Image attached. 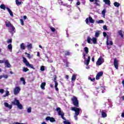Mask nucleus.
<instances>
[{
  "mask_svg": "<svg viewBox=\"0 0 124 124\" xmlns=\"http://www.w3.org/2000/svg\"><path fill=\"white\" fill-rule=\"evenodd\" d=\"M84 52H85V53H83L82 58H83V59H84L85 64H86V65H87L88 66V65H89V64L90 63V61H91V57L90 56L88 57L87 60L86 58V55L89 54V48H88V47H87V46H85L84 48Z\"/></svg>",
  "mask_w": 124,
  "mask_h": 124,
  "instance_id": "obj_1",
  "label": "nucleus"
},
{
  "mask_svg": "<svg viewBox=\"0 0 124 124\" xmlns=\"http://www.w3.org/2000/svg\"><path fill=\"white\" fill-rule=\"evenodd\" d=\"M71 110L72 111H74L75 112L74 118L76 121L78 120V116L79 114H80V111H81V108H75V107H71Z\"/></svg>",
  "mask_w": 124,
  "mask_h": 124,
  "instance_id": "obj_2",
  "label": "nucleus"
},
{
  "mask_svg": "<svg viewBox=\"0 0 124 124\" xmlns=\"http://www.w3.org/2000/svg\"><path fill=\"white\" fill-rule=\"evenodd\" d=\"M56 111L58 113V115L61 116V117L62 119V120H64V121H66L65 117H63L64 116V113H63V111L61 110L60 108H56Z\"/></svg>",
  "mask_w": 124,
  "mask_h": 124,
  "instance_id": "obj_3",
  "label": "nucleus"
},
{
  "mask_svg": "<svg viewBox=\"0 0 124 124\" xmlns=\"http://www.w3.org/2000/svg\"><path fill=\"white\" fill-rule=\"evenodd\" d=\"M23 61L24 63L28 67H31L32 69H34V67H33V65L30 64L26 58L23 57Z\"/></svg>",
  "mask_w": 124,
  "mask_h": 124,
  "instance_id": "obj_4",
  "label": "nucleus"
},
{
  "mask_svg": "<svg viewBox=\"0 0 124 124\" xmlns=\"http://www.w3.org/2000/svg\"><path fill=\"white\" fill-rule=\"evenodd\" d=\"M71 100L73 105H74L75 107H79V102L78 101L77 97L74 96L73 98H72Z\"/></svg>",
  "mask_w": 124,
  "mask_h": 124,
  "instance_id": "obj_5",
  "label": "nucleus"
},
{
  "mask_svg": "<svg viewBox=\"0 0 124 124\" xmlns=\"http://www.w3.org/2000/svg\"><path fill=\"white\" fill-rule=\"evenodd\" d=\"M104 62V59H103V58L102 57H100L96 62V64L97 65H101V64H102V63H103Z\"/></svg>",
  "mask_w": 124,
  "mask_h": 124,
  "instance_id": "obj_6",
  "label": "nucleus"
},
{
  "mask_svg": "<svg viewBox=\"0 0 124 124\" xmlns=\"http://www.w3.org/2000/svg\"><path fill=\"white\" fill-rule=\"evenodd\" d=\"M21 92V88L19 86H16L14 89V94L17 95Z\"/></svg>",
  "mask_w": 124,
  "mask_h": 124,
  "instance_id": "obj_7",
  "label": "nucleus"
},
{
  "mask_svg": "<svg viewBox=\"0 0 124 124\" xmlns=\"http://www.w3.org/2000/svg\"><path fill=\"white\" fill-rule=\"evenodd\" d=\"M113 65H114V67L116 68V69H118V68H119V63L118 62V61L116 58L114 59Z\"/></svg>",
  "mask_w": 124,
  "mask_h": 124,
  "instance_id": "obj_8",
  "label": "nucleus"
},
{
  "mask_svg": "<svg viewBox=\"0 0 124 124\" xmlns=\"http://www.w3.org/2000/svg\"><path fill=\"white\" fill-rule=\"evenodd\" d=\"M4 62L6 67L8 68H10V67H11V64H10V63H9V61H8V60L5 59V60H4Z\"/></svg>",
  "mask_w": 124,
  "mask_h": 124,
  "instance_id": "obj_9",
  "label": "nucleus"
},
{
  "mask_svg": "<svg viewBox=\"0 0 124 124\" xmlns=\"http://www.w3.org/2000/svg\"><path fill=\"white\" fill-rule=\"evenodd\" d=\"M9 31L11 33H14L15 32V27L13 25L9 28Z\"/></svg>",
  "mask_w": 124,
  "mask_h": 124,
  "instance_id": "obj_10",
  "label": "nucleus"
},
{
  "mask_svg": "<svg viewBox=\"0 0 124 124\" xmlns=\"http://www.w3.org/2000/svg\"><path fill=\"white\" fill-rule=\"evenodd\" d=\"M100 112L101 114L102 118H106L107 117V113L104 112L103 110H100Z\"/></svg>",
  "mask_w": 124,
  "mask_h": 124,
  "instance_id": "obj_11",
  "label": "nucleus"
},
{
  "mask_svg": "<svg viewBox=\"0 0 124 124\" xmlns=\"http://www.w3.org/2000/svg\"><path fill=\"white\" fill-rule=\"evenodd\" d=\"M46 121H50V122H51V123H54V122H56V120H55V118H53V117H47L46 118Z\"/></svg>",
  "mask_w": 124,
  "mask_h": 124,
  "instance_id": "obj_12",
  "label": "nucleus"
},
{
  "mask_svg": "<svg viewBox=\"0 0 124 124\" xmlns=\"http://www.w3.org/2000/svg\"><path fill=\"white\" fill-rule=\"evenodd\" d=\"M20 103L18 100H17V98H15L14 101L12 102V104L13 105H16V106Z\"/></svg>",
  "mask_w": 124,
  "mask_h": 124,
  "instance_id": "obj_13",
  "label": "nucleus"
},
{
  "mask_svg": "<svg viewBox=\"0 0 124 124\" xmlns=\"http://www.w3.org/2000/svg\"><path fill=\"white\" fill-rule=\"evenodd\" d=\"M103 75V72H100L97 73L96 76V80H99L100 77H101Z\"/></svg>",
  "mask_w": 124,
  "mask_h": 124,
  "instance_id": "obj_14",
  "label": "nucleus"
},
{
  "mask_svg": "<svg viewBox=\"0 0 124 124\" xmlns=\"http://www.w3.org/2000/svg\"><path fill=\"white\" fill-rule=\"evenodd\" d=\"M77 77V75H75V74H73L72 76V78H71V82L72 83H73L74 82H75V81H76V78Z\"/></svg>",
  "mask_w": 124,
  "mask_h": 124,
  "instance_id": "obj_15",
  "label": "nucleus"
},
{
  "mask_svg": "<svg viewBox=\"0 0 124 124\" xmlns=\"http://www.w3.org/2000/svg\"><path fill=\"white\" fill-rule=\"evenodd\" d=\"M4 105L5 107H7V108H9V109H12V105H9L7 103L5 102Z\"/></svg>",
  "mask_w": 124,
  "mask_h": 124,
  "instance_id": "obj_16",
  "label": "nucleus"
},
{
  "mask_svg": "<svg viewBox=\"0 0 124 124\" xmlns=\"http://www.w3.org/2000/svg\"><path fill=\"white\" fill-rule=\"evenodd\" d=\"M5 25L6 27H7L8 28H10V27L13 26V25L11 24V23L7 20L5 22Z\"/></svg>",
  "mask_w": 124,
  "mask_h": 124,
  "instance_id": "obj_17",
  "label": "nucleus"
},
{
  "mask_svg": "<svg viewBox=\"0 0 124 124\" xmlns=\"http://www.w3.org/2000/svg\"><path fill=\"white\" fill-rule=\"evenodd\" d=\"M54 82L55 83V90L58 92V91H59V88H58V82H57L56 78H54Z\"/></svg>",
  "mask_w": 124,
  "mask_h": 124,
  "instance_id": "obj_18",
  "label": "nucleus"
},
{
  "mask_svg": "<svg viewBox=\"0 0 124 124\" xmlns=\"http://www.w3.org/2000/svg\"><path fill=\"white\" fill-rule=\"evenodd\" d=\"M97 90H99V91H102L101 93H104V90H105V89L104 88V87H102V86H100L99 87H98Z\"/></svg>",
  "mask_w": 124,
  "mask_h": 124,
  "instance_id": "obj_19",
  "label": "nucleus"
},
{
  "mask_svg": "<svg viewBox=\"0 0 124 124\" xmlns=\"http://www.w3.org/2000/svg\"><path fill=\"white\" fill-rule=\"evenodd\" d=\"M2 78H4L5 79H7V78H8V75H4V74L3 75H0V79H2Z\"/></svg>",
  "mask_w": 124,
  "mask_h": 124,
  "instance_id": "obj_20",
  "label": "nucleus"
},
{
  "mask_svg": "<svg viewBox=\"0 0 124 124\" xmlns=\"http://www.w3.org/2000/svg\"><path fill=\"white\" fill-rule=\"evenodd\" d=\"M6 9L8 11L9 14L11 16H12V17H13V12H12V11H11V10L8 8V7H6Z\"/></svg>",
  "mask_w": 124,
  "mask_h": 124,
  "instance_id": "obj_21",
  "label": "nucleus"
},
{
  "mask_svg": "<svg viewBox=\"0 0 124 124\" xmlns=\"http://www.w3.org/2000/svg\"><path fill=\"white\" fill-rule=\"evenodd\" d=\"M6 9L8 11L9 14L11 16H12V17H13V12H12V11H11V10L8 8V7H6Z\"/></svg>",
  "mask_w": 124,
  "mask_h": 124,
  "instance_id": "obj_22",
  "label": "nucleus"
},
{
  "mask_svg": "<svg viewBox=\"0 0 124 124\" xmlns=\"http://www.w3.org/2000/svg\"><path fill=\"white\" fill-rule=\"evenodd\" d=\"M25 55H27V58L29 59H32V58H33V55L32 54L31 55L30 54L25 52Z\"/></svg>",
  "mask_w": 124,
  "mask_h": 124,
  "instance_id": "obj_23",
  "label": "nucleus"
},
{
  "mask_svg": "<svg viewBox=\"0 0 124 124\" xmlns=\"http://www.w3.org/2000/svg\"><path fill=\"white\" fill-rule=\"evenodd\" d=\"M92 41H93V44H96L97 43V39L95 37H93L91 39Z\"/></svg>",
  "mask_w": 124,
  "mask_h": 124,
  "instance_id": "obj_24",
  "label": "nucleus"
},
{
  "mask_svg": "<svg viewBox=\"0 0 124 124\" xmlns=\"http://www.w3.org/2000/svg\"><path fill=\"white\" fill-rule=\"evenodd\" d=\"M45 86H46V82H43L42 83L40 87L42 90H45Z\"/></svg>",
  "mask_w": 124,
  "mask_h": 124,
  "instance_id": "obj_25",
  "label": "nucleus"
},
{
  "mask_svg": "<svg viewBox=\"0 0 124 124\" xmlns=\"http://www.w3.org/2000/svg\"><path fill=\"white\" fill-rule=\"evenodd\" d=\"M103 0V2H105L106 4H107V5H110V4H111L110 0Z\"/></svg>",
  "mask_w": 124,
  "mask_h": 124,
  "instance_id": "obj_26",
  "label": "nucleus"
},
{
  "mask_svg": "<svg viewBox=\"0 0 124 124\" xmlns=\"http://www.w3.org/2000/svg\"><path fill=\"white\" fill-rule=\"evenodd\" d=\"M108 37H107V45L108 46V45H113V42H112V41H109V43L108 41Z\"/></svg>",
  "mask_w": 124,
  "mask_h": 124,
  "instance_id": "obj_27",
  "label": "nucleus"
},
{
  "mask_svg": "<svg viewBox=\"0 0 124 124\" xmlns=\"http://www.w3.org/2000/svg\"><path fill=\"white\" fill-rule=\"evenodd\" d=\"M20 48L21 50H25L26 49V46H25V44L22 43L20 44Z\"/></svg>",
  "mask_w": 124,
  "mask_h": 124,
  "instance_id": "obj_28",
  "label": "nucleus"
},
{
  "mask_svg": "<svg viewBox=\"0 0 124 124\" xmlns=\"http://www.w3.org/2000/svg\"><path fill=\"white\" fill-rule=\"evenodd\" d=\"M27 47L28 50H31L32 48V45L31 44H29L27 45Z\"/></svg>",
  "mask_w": 124,
  "mask_h": 124,
  "instance_id": "obj_29",
  "label": "nucleus"
},
{
  "mask_svg": "<svg viewBox=\"0 0 124 124\" xmlns=\"http://www.w3.org/2000/svg\"><path fill=\"white\" fill-rule=\"evenodd\" d=\"M8 50H9L11 52H12V45L10 44L7 46Z\"/></svg>",
  "mask_w": 124,
  "mask_h": 124,
  "instance_id": "obj_30",
  "label": "nucleus"
},
{
  "mask_svg": "<svg viewBox=\"0 0 124 124\" xmlns=\"http://www.w3.org/2000/svg\"><path fill=\"white\" fill-rule=\"evenodd\" d=\"M89 19L90 23H91V24H93V23H94V21L93 20L92 17L89 16Z\"/></svg>",
  "mask_w": 124,
  "mask_h": 124,
  "instance_id": "obj_31",
  "label": "nucleus"
},
{
  "mask_svg": "<svg viewBox=\"0 0 124 124\" xmlns=\"http://www.w3.org/2000/svg\"><path fill=\"white\" fill-rule=\"evenodd\" d=\"M63 62H64V65L66 66V67H68V65L69 64V62H67V60H63Z\"/></svg>",
  "mask_w": 124,
  "mask_h": 124,
  "instance_id": "obj_32",
  "label": "nucleus"
},
{
  "mask_svg": "<svg viewBox=\"0 0 124 124\" xmlns=\"http://www.w3.org/2000/svg\"><path fill=\"white\" fill-rule=\"evenodd\" d=\"M0 8H1V9L5 10V9L6 8V7H5V5L4 4H2L0 5Z\"/></svg>",
  "mask_w": 124,
  "mask_h": 124,
  "instance_id": "obj_33",
  "label": "nucleus"
},
{
  "mask_svg": "<svg viewBox=\"0 0 124 124\" xmlns=\"http://www.w3.org/2000/svg\"><path fill=\"white\" fill-rule=\"evenodd\" d=\"M16 106H17L18 108H19V109H20V110H22V109H23V106L20 103Z\"/></svg>",
  "mask_w": 124,
  "mask_h": 124,
  "instance_id": "obj_34",
  "label": "nucleus"
},
{
  "mask_svg": "<svg viewBox=\"0 0 124 124\" xmlns=\"http://www.w3.org/2000/svg\"><path fill=\"white\" fill-rule=\"evenodd\" d=\"M16 5H21V4H22V2H20L19 1V0H16Z\"/></svg>",
  "mask_w": 124,
  "mask_h": 124,
  "instance_id": "obj_35",
  "label": "nucleus"
},
{
  "mask_svg": "<svg viewBox=\"0 0 124 124\" xmlns=\"http://www.w3.org/2000/svg\"><path fill=\"white\" fill-rule=\"evenodd\" d=\"M29 69L28 68H26L25 67H23V69H22V71H23V72H27V71H29Z\"/></svg>",
  "mask_w": 124,
  "mask_h": 124,
  "instance_id": "obj_36",
  "label": "nucleus"
},
{
  "mask_svg": "<svg viewBox=\"0 0 124 124\" xmlns=\"http://www.w3.org/2000/svg\"><path fill=\"white\" fill-rule=\"evenodd\" d=\"M106 13V11L105 10V9L103 10L102 11V14L103 15V18H105V13Z\"/></svg>",
  "mask_w": 124,
  "mask_h": 124,
  "instance_id": "obj_37",
  "label": "nucleus"
},
{
  "mask_svg": "<svg viewBox=\"0 0 124 124\" xmlns=\"http://www.w3.org/2000/svg\"><path fill=\"white\" fill-rule=\"evenodd\" d=\"M118 33L119 34V35H120V36H121V37H124V34H123V31H118Z\"/></svg>",
  "mask_w": 124,
  "mask_h": 124,
  "instance_id": "obj_38",
  "label": "nucleus"
},
{
  "mask_svg": "<svg viewBox=\"0 0 124 124\" xmlns=\"http://www.w3.org/2000/svg\"><path fill=\"white\" fill-rule=\"evenodd\" d=\"M114 5L115 7H119V6H120V3L117 2H115L114 3Z\"/></svg>",
  "mask_w": 124,
  "mask_h": 124,
  "instance_id": "obj_39",
  "label": "nucleus"
},
{
  "mask_svg": "<svg viewBox=\"0 0 124 124\" xmlns=\"http://www.w3.org/2000/svg\"><path fill=\"white\" fill-rule=\"evenodd\" d=\"M99 34H100V33H99V31L96 32L95 33V37H98V36H99Z\"/></svg>",
  "mask_w": 124,
  "mask_h": 124,
  "instance_id": "obj_40",
  "label": "nucleus"
},
{
  "mask_svg": "<svg viewBox=\"0 0 124 124\" xmlns=\"http://www.w3.org/2000/svg\"><path fill=\"white\" fill-rule=\"evenodd\" d=\"M96 23H97V24H103V23H104V21H103V20H99L96 21Z\"/></svg>",
  "mask_w": 124,
  "mask_h": 124,
  "instance_id": "obj_41",
  "label": "nucleus"
},
{
  "mask_svg": "<svg viewBox=\"0 0 124 124\" xmlns=\"http://www.w3.org/2000/svg\"><path fill=\"white\" fill-rule=\"evenodd\" d=\"M50 29L51 31H52L53 32H55V31H56V29H55V28H54L53 27H50Z\"/></svg>",
  "mask_w": 124,
  "mask_h": 124,
  "instance_id": "obj_42",
  "label": "nucleus"
},
{
  "mask_svg": "<svg viewBox=\"0 0 124 124\" xmlns=\"http://www.w3.org/2000/svg\"><path fill=\"white\" fill-rule=\"evenodd\" d=\"M63 123L64 124H71L68 120H65Z\"/></svg>",
  "mask_w": 124,
  "mask_h": 124,
  "instance_id": "obj_43",
  "label": "nucleus"
},
{
  "mask_svg": "<svg viewBox=\"0 0 124 124\" xmlns=\"http://www.w3.org/2000/svg\"><path fill=\"white\" fill-rule=\"evenodd\" d=\"M91 40H92V38H91L90 37H88L87 38V42L88 43H89V44H91Z\"/></svg>",
  "mask_w": 124,
  "mask_h": 124,
  "instance_id": "obj_44",
  "label": "nucleus"
},
{
  "mask_svg": "<svg viewBox=\"0 0 124 124\" xmlns=\"http://www.w3.org/2000/svg\"><path fill=\"white\" fill-rule=\"evenodd\" d=\"M7 43H8V44H9L10 43H12V39H8L7 41Z\"/></svg>",
  "mask_w": 124,
  "mask_h": 124,
  "instance_id": "obj_45",
  "label": "nucleus"
},
{
  "mask_svg": "<svg viewBox=\"0 0 124 124\" xmlns=\"http://www.w3.org/2000/svg\"><path fill=\"white\" fill-rule=\"evenodd\" d=\"M28 113H31V108L30 107L27 109Z\"/></svg>",
  "mask_w": 124,
  "mask_h": 124,
  "instance_id": "obj_46",
  "label": "nucleus"
},
{
  "mask_svg": "<svg viewBox=\"0 0 124 124\" xmlns=\"http://www.w3.org/2000/svg\"><path fill=\"white\" fill-rule=\"evenodd\" d=\"M65 56H70V52H69V51H65Z\"/></svg>",
  "mask_w": 124,
  "mask_h": 124,
  "instance_id": "obj_47",
  "label": "nucleus"
},
{
  "mask_svg": "<svg viewBox=\"0 0 124 124\" xmlns=\"http://www.w3.org/2000/svg\"><path fill=\"white\" fill-rule=\"evenodd\" d=\"M41 71H44L45 70V67L44 66H42L40 68Z\"/></svg>",
  "mask_w": 124,
  "mask_h": 124,
  "instance_id": "obj_48",
  "label": "nucleus"
},
{
  "mask_svg": "<svg viewBox=\"0 0 124 124\" xmlns=\"http://www.w3.org/2000/svg\"><path fill=\"white\" fill-rule=\"evenodd\" d=\"M88 78H89V80H91L92 82H94V80H95L94 78H92L91 77H89Z\"/></svg>",
  "mask_w": 124,
  "mask_h": 124,
  "instance_id": "obj_49",
  "label": "nucleus"
},
{
  "mask_svg": "<svg viewBox=\"0 0 124 124\" xmlns=\"http://www.w3.org/2000/svg\"><path fill=\"white\" fill-rule=\"evenodd\" d=\"M20 21L22 26H24V20H23V19H20Z\"/></svg>",
  "mask_w": 124,
  "mask_h": 124,
  "instance_id": "obj_50",
  "label": "nucleus"
},
{
  "mask_svg": "<svg viewBox=\"0 0 124 124\" xmlns=\"http://www.w3.org/2000/svg\"><path fill=\"white\" fill-rule=\"evenodd\" d=\"M3 93H4V90L2 89H0V93L2 94Z\"/></svg>",
  "mask_w": 124,
  "mask_h": 124,
  "instance_id": "obj_51",
  "label": "nucleus"
},
{
  "mask_svg": "<svg viewBox=\"0 0 124 124\" xmlns=\"http://www.w3.org/2000/svg\"><path fill=\"white\" fill-rule=\"evenodd\" d=\"M5 93H6L5 95L7 96H8V95H9V91L7 90V91H6Z\"/></svg>",
  "mask_w": 124,
  "mask_h": 124,
  "instance_id": "obj_52",
  "label": "nucleus"
},
{
  "mask_svg": "<svg viewBox=\"0 0 124 124\" xmlns=\"http://www.w3.org/2000/svg\"><path fill=\"white\" fill-rule=\"evenodd\" d=\"M85 22L87 25H89V18H87L85 20Z\"/></svg>",
  "mask_w": 124,
  "mask_h": 124,
  "instance_id": "obj_53",
  "label": "nucleus"
},
{
  "mask_svg": "<svg viewBox=\"0 0 124 124\" xmlns=\"http://www.w3.org/2000/svg\"><path fill=\"white\" fill-rule=\"evenodd\" d=\"M5 60V59H3V60H0V63H4V60Z\"/></svg>",
  "mask_w": 124,
  "mask_h": 124,
  "instance_id": "obj_54",
  "label": "nucleus"
},
{
  "mask_svg": "<svg viewBox=\"0 0 124 124\" xmlns=\"http://www.w3.org/2000/svg\"><path fill=\"white\" fill-rule=\"evenodd\" d=\"M47 62H50V63H52V62H53V60H52L51 59H48Z\"/></svg>",
  "mask_w": 124,
  "mask_h": 124,
  "instance_id": "obj_55",
  "label": "nucleus"
},
{
  "mask_svg": "<svg viewBox=\"0 0 124 124\" xmlns=\"http://www.w3.org/2000/svg\"><path fill=\"white\" fill-rule=\"evenodd\" d=\"M103 29L105 30V31H107V26H106V25H104L103 26Z\"/></svg>",
  "mask_w": 124,
  "mask_h": 124,
  "instance_id": "obj_56",
  "label": "nucleus"
},
{
  "mask_svg": "<svg viewBox=\"0 0 124 124\" xmlns=\"http://www.w3.org/2000/svg\"><path fill=\"white\" fill-rule=\"evenodd\" d=\"M103 34L105 37L106 36V35H107V33H106V32H104Z\"/></svg>",
  "mask_w": 124,
  "mask_h": 124,
  "instance_id": "obj_57",
  "label": "nucleus"
},
{
  "mask_svg": "<svg viewBox=\"0 0 124 124\" xmlns=\"http://www.w3.org/2000/svg\"><path fill=\"white\" fill-rule=\"evenodd\" d=\"M65 79H66L67 80H68V79H69V76L68 75H66Z\"/></svg>",
  "mask_w": 124,
  "mask_h": 124,
  "instance_id": "obj_58",
  "label": "nucleus"
},
{
  "mask_svg": "<svg viewBox=\"0 0 124 124\" xmlns=\"http://www.w3.org/2000/svg\"><path fill=\"white\" fill-rule=\"evenodd\" d=\"M14 124H24V123H19L18 122H15L14 123Z\"/></svg>",
  "mask_w": 124,
  "mask_h": 124,
  "instance_id": "obj_59",
  "label": "nucleus"
},
{
  "mask_svg": "<svg viewBox=\"0 0 124 124\" xmlns=\"http://www.w3.org/2000/svg\"><path fill=\"white\" fill-rule=\"evenodd\" d=\"M20 81H22V82H24V81H25V78H20Z\"/></svg>",
  "mask_w": 124,
  "mask_h": 124,
  "instance_id": "obj_60",
  "label": "nucleus"
},
{
  "mask_svg": "<svg viewBox=\"0 0 124 124\" xmlns=\"http://www.w3.org/2000/svg\"><path fill=\"white\" fill-rule=\"evenodd\" d=\"M122 84L123 85V86L124 87V80H123L122 81Z\"/></svg>",
  "mask_w": 124,
  "mask_h": 124,
  "instance_id": "obj_61",
  "label": "nucleus"
},
{
  "mask_svg": "<svg viewBox=\"0 0 124 124\" xmlns=\"http://www.w3.org/2000/svg\"><path fill=\"white\" fill-rule=\"evenodd\" d=\"M59 3H61V5H62V3H63L62 1L60 0L59 1Z\"/></svg>",
  "mask_w": 124,
  "mask_h": 124,
  "instance_id": "obj_62",
  "label": "nucleus"
},
{
  "mask_svg": "<svg viewBox=\"0 0 124 124\" xmlns=\"http://www.w3.org/2000/svg\"><path fill=\"white\" fill-rule=\"evenodd\" d=\"M92 62H94V57H92Z\"/></svg>",
  "mask_w": 124,
  "mask_h": 124,
  "instance_id": "obj_63",
  "label": "nucleus"
},
{
  "mask_svg": "<svg viewBox=\"0 0 124 124\" xmlns=\"http://www.w3.org/2000/svg\"><path fill=\"white\" fill-rule=\"evenodd\" d=\"M121 116L122 117V118H124V112H123L122 113Z\"/></svg>",
  "mask_w": 124,
  "mask_h": 124,
  "instance_id": "obj_64",
  "label": "nucleus"
}]
</instances>
